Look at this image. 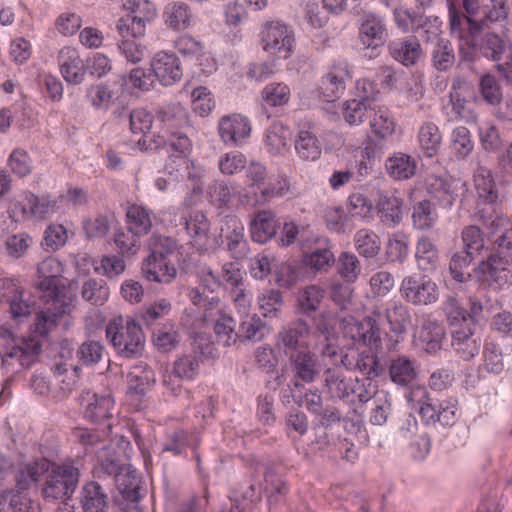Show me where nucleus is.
Returning <instances> with one entry per match:
<instances>
[{
    "label": "nucleus",
    "mask_w": 512,
    "mask_h": 512,
    "mask_svg": "<svg viewBox=\"0 0 512 512\" xmlns=\"http://www.w3.org/2000/svg\"><path fill=\"white\" fill-rule=\"evenodd\" d=\"M499 233L494 240L493 252L473 270L480 284L494 289H501L512 281L508 268L512 265V230L508 227Z\"/></svg>",
    "instance_id": "nucleus-1"
},
{
    "label": "nucleus",
    "mask_w": 512,
    "mask_h": 512,
    "mask_svg": "<svg viewBox=\"0 0 512 512\" xmlns=\"http://www.w3.org/2000/svg\"><path fill=\"white\" fill-rule=\"evenodd\" d=\"M42 349L37 336L17 338L6 325L0 327V357L7 373H18L33 365Z\"/></svg>",
    "instance_id": "nucleus-2"
},
{
    "label": "nucleus",
    "mask_w": 512,
    "mask_h": 512,
    "mask_svg": "<svg viewBox=\"0 0 512 512\" xmlns=\"http://www.w3.org/2000/svg\"><path fill=\"white\" fill-rule=\"evenodd\" d=\"M98 476H113L116 489L123 500L130 502L131 509L138 510L140 500V477L131 465L121 464L119 459L113 454L106 458L99 456V465L96 468Z\"/></svg>",
    "instance_id": "nucleus-3"
},
{
    "label": "nucleus",
    "mask_w": 512,
    "mask_h": 512,
    "mask_svg": "<svg viewBox=\"0 0 512 512\" xmlns=\"http://www.w3.org/2000/svg\"><path fill=\"white\" fill-rule=\"evenodd\" d=\"M106 338L123 357H136L144 350L142 328L130 317L117 316L110 320L106 326Z\"/></svg>",
    "instance_id": "nucleus-4"
},
{
    "label": "nucleus",
    "mask_w": 512,
    "mask_h": 512,
    "mask_svg": "<svg viewBox=\"0 0 512 512\" xmlns=\"http://www.w3.org/2000/svg\"><path fill=\"white\" fill-rule=\"evenodd\" d=\"M322 387L331 400L347 403L354 402V397L360 403H366L373 395L371 384L366 387L358 378L347 376L339 367L327 368L324 371Z\"/></svg>",
    "instance_id": "nucleus-5"
},
{
    "label": "nucleus",
    "mask_w": 512,
    "mask_h": 512,
    "mask_svg": "<svg viewBox=\"0 0 512 512\" xmlns=\"http://www.w3.org/2000/svg\"><path fill=\"white\" fill-rule=\"evenodd\" d=\"M180 209L182 211L180 225L184 226L193 245L202 253L215 251L219 247V240L208 238L211 224L206 214L201 210H189L186 201Z\"/></svg>",
    "instance_id": "nucleus-6"
},
{
    "label": "nucleus",
    "mask_w": 512,
    "mask_h": 512,
    "mask_svg": "<svg viewBox=\"0 0 512 512\" xmlns=\"http://www.w3.org/2000/svg\"><path fill=\"white\" fill-rule=\"evenodd\" d=\"M79 469L71 464L51 467L42 489L43 497L49 501L69 499L79 481Z\"/></svg>",
    "instance_id": "nucleus-7"
},
{
    "label": "nucleus",
    "mask_w": 512,
    "mask_h": 512,
    "mask_svg": "<svg viewBox=\"0 0 512 512\" xmlns=\"http://www.w3.org/2000/svg\"><path fill=\"white\" fill-rule=\"evenodd\" d=\"M312 327L303 318H298L281 328L276 335V347L288 358L303 354L310 349L309 338Z\"/></svg>",
    "instance_id": "nucleus-8"
},
{
    "label": "nucleus",
    "mask_w": 512,
    "mask_h": 512,
    "mask_svg": "<svg viewBox=\"0 0 512 512\" xmlns=\"http://www.w3.org/2000/svg\"><path fill=\"white\" fill-rule=\"evenodd\" d=\"M383 317L379 310L362 321L356 320L353 316H346L341 319V328L345 337L354 342H362L370 347L378 346L381 342L380 320Z\"/></svg>",
    "instance_id": "nucleus-9"
},
{
    "label": "nucleus",
    "mask_w": 512,
    "mask_h": 512,
    "mask_svg": "<svg viewBox=\"0 0 512 512\" xmlns=\"http://www.w3.org/2000/svg\"><path fill=\"white\" fill-rule=\"evenodd\" d=\"M261 42L266 52L287 59L295 45L294 32L280 21L267 22L261 32Z\"/></svg>",
    "instance_id": "nucleus-10"
},
{
    "label": "nucleus",
    "mask_w": 512,
    "mask_h": 512,
    "mask_svg": "<svg viewBox=\"0 0 512 512\" xmlns=\"http://www.w3.org/2000/svg\"><path fill=\"white\" fill-rule=\"evenodd\" d=\"M292 379L288 384L291 392L300 391L306 384L314 383L321 375L319 358L313 351L288 358Z\"/></svg>",
    "instance_id": "nucleus-11"
},
{
    "label": "nucleus",
    "mask_w": 512,
    "mask_h": 512,
    "mask_svg": "<svg viewBox=\"0 0 512 512\" xmlns=\"http://www.w3.org/2000/svg\"><path fill=\"white\" fill-rule=\"evenodd\" d=\"M400 292L413 305H430L439 297L436 283L426 275L406 276L401 282Z\"/></svg>",
    "instance_id": "nucleus-12"
},
{
    "label": "nucleus",
    "mask_w": 512,
    "mask_h": 512,
    "mask_svg": "<svg viewBox=\"0 0 512 512\" xmlns=\"http://www.w3.org/2000/svg\"><path fill=\"white\" fill-rule=\"evenodd\" d=\"M419 414L427 424L452 426L456 422V403L453 400H438L425 390L419 400Z\"/></svg>",
    "instance_id": "nucleus-13"
},
{
    "label": "nucleus",
    "mask_w": 512,
    "mask_h": 512,
    "mask_svg": "<svg viewBox=\"0 0 512 512\" xmlns=\"http://www.w3.org/2000/svg\"><path fill=\"white\" fill-rule=\"evenodd\" d=\"M427 194L440 207L451 208L456 199L465 191V183L459 179L429 175L425 181Z\"/></svg>",
    "instance_id": "nucleus-14"
},
{
    "label": "nucleus",
    "mask_w": 512,
    "mask_h": 512,
    "mask_svg": "<svg viewBox=\"0 0 512 512\" xmlns=\"http://www.w3.org/2000/svg\"><path fill=\"white\" fill-rule=\"evenodd\" d=\"M219 238V246L225 243L232 258L241 260L247 255L248 243L244 236V226L236 216H226L223 219Z\"/></svg>",
    "instance_id": "nucleus-15"
},
{
    "label": "nucleus",
    "mask_w": 512,
    "mask_h": 512,
    "mask_svg": "<svg viewBox=\"0 0 512 512\" xmlns=\"http://www.w3.org/2000/svg\"><path fill=\"white\" fill-rule=\"evenodd\" d=\"M81 404L85 407L84 416L99 428L105 424H111L114 415V400L110 395H98L90 391L81 395Z\"/></svg>",
    "instance_id": "nucleus-16"
},
{
    "label": "nucleus",
    "mask_w": 512,
    "mask_h": 512,
    "mask_svg": "<svg viewBox=\"0 0 512 512\" xmlns=\"http://www.w3.org/2000/svg\"><path fill=\"white\" fill-rule=\"evenodd\" d=\"M44 301L43 307L36 314L35 332L45 336L56 326L59 318L67 313L69 304L63 296L41 298Z\"/></svg>",
    "instance_id": "nucleus-17"
},
{
    "label": "nucleus",
    "mask_w": 512,
    "mask_h": 512,
    "mask_svg": "<svg viewBox=\"0 0 512 512\" xmlns=\"http://www.w3.org/2000/svg\"><path fill=\"white\" fill-rule=\"evenodd\" d=\"M154 79H158L164 86L173 85L181 80L183 69L179 58L166 51H159L151 61Z\"/></svg>",
    "instance_id": "nucleus-18"
},
{
    "label": "nucleus",
    "mask_w": 512,
    "mask_h": 512,
    "mask_svg": "<svg viewBox=\"0 0 512 512\" xmlns=\"http://www.w3.org/2000/svg\"><path fill=\"white\" fill-rule=\"evenodd\" d=\"M449 25L451 34L469 47H476L475 36L483 29L480 21H475L460 12L454 4L449 6Z\"/></svg>",
    "instance_id": "nucleus-19"
},
{
    "label": "nucleus",
    "mask_w": 512,
    "mask_h": 512,
    "mask_svg": "<svg viewBox=\"0 0 512 512\" xmlns=\"http://www.w3.org/2000/svg\"><path fill=\"white\" fill-rule=\"evenodd\" d=\"M450 334L452 349L459 358L470 361L479 354L481 339L475 335V326L465 325L451 330Z\"/></svg>",
    "instance_id": "nucleus-20"
},
{
    "label": "nucleus",
    "mask_w": 512,
    "mask_h": 512,
    "mask_svg": "<svg viewBox=\"0 0 512 512\" xmlns=\"http://www.w3.org/2000/svg\"><path fill=\"white\" fill-rule=\"evenodd\" d=\"M57 60L60 72L67 83L79 85L84 81L87 72L86 61L81 59L75 48L63 47L58 53Z\"/></svg>",
    "instance_id": "nucleus-21"
},
{
    "label": "nucleus",
    "mask_w": 512,
    "mask_h": 512,
    "mask_svg": "<svg viewBox=\"0 0 512 512\" xmlns=\"http://www.w3.org/2000/svg\"><path fill=\"white\" fill-rule=\"evenodd\" d=\"M218 130L221 139L226 144L240 145L249 137L251 125L246 117L232 114L220 119Z\"/></svg>",
    "instance_id": "nucleus-22"
},
{
    "label": "nucleus",
    "mask_w": 512,
    "mask_h": 512,
    "mask_svg": "<svg viewBox=\"0 0 512 512\" xmlns=\"http://www.w3.org/2000/svg\"><path fill=\"white\" fill-rule=\"evenodd\" d=\"M388 32L384 20L376 14H365L359 27V39L367 47L376 49L385 44Z\"/></svg>",
    "instance_id": "nucleus-23"
},
{
    "label": "nucleus",
    "mask_w": 512,
    "mask_h": 512,
    "mask_svg": "<svg viewBox=\"0 0 512 512\" xmlns=\"http://www.w3.org/2000/svg\"><path fill=\"white\" fill-rule=\"evenodd\" d=\"M350 78L347 63L335 62L322 78L320 89L324 99L332 102L339 98L346 88V81Z\"/></svg>",
    "instance_id": "nucleus-24"
},
{
    "label": "nucleus",
    "mask_w": 512,
    "mask_h": 512,
    "mask_svg": "<svg viewBox=\"0 0 512 512\" xmlns=\"http://www.w3.org/2000/svg\"><path fill=\"white\" fill-rule=\"evenodd\" d=\"M51 463L45 458L30 459L17 464L15 470L16 487L25 491L37 484L41 477L49 472Z\"/></svg>",
    "instance_id": "nucleus-25"
},
{
    "label": "nucleus",
    "mask_w": 512,
    "mask_h": 512,
    "mask_svg": "<svg viewBox=\"0 0 512 512\" xmlns=\"http://www.w3.org/2000/svg\"><path fill=\"white\" fill-rule=\"evenodd\" d=\"M37 270L41 279L40 298L62 296L58 287L59 277L63 272L61 262L54 257H48L38 265Z\"/></svg>",
    "instance_id": "nucleus-26"
},
{
    "label": "nucleus",
    "mask_w": 512,
    "mask_h": 512,
    "mask_svg": "<svg viewBox=\"0 0 512 512\" xmlns=\"http://www.w3.org/2000/svg\"><path fill=\"white\" fill-rule=\"evenodd\" d=\"M475 217L491 234L510 227L509 219L504 216L497 200H480L477 203Z\"/></svg>",
    "instance_id": "nucleus-27"
},
{
    "label": "nucleus",
    "mask_w": 512,
    "mask_h": 512,
    "mask_svg": "<svg viewBox=\"0 0 512 512\" xmlns=\"http://www.w3.org/2000/svg\"><path fill=\"white\" fill-rule=\"evenodd\" d=\"M0 302L9 305L14 319L26 317L31 313V304L24 298V291L10 279H0Z\"/></svg>",
    "instance_id": "nucleus-28"
},
{
    "label": "nucleus",
    "mask_w": 512,
    "mask_h": 512,
    "mask_svg": "<svg viewBox=\"0 0 512 512\" xmlns=\"http://www.w3.org/2000/svg\"><path fill=\"white\" fill-rule=\"evenodd\" d=\"M141 272L148 281L169 284L177 275V269L167 259L148 255L142 262Z\"/></svg>",
    "instance_id": "nucleus-29"
},
{
    "label": "nucleus",
    "mask_w": 512,
    "mask_h": 512,
    "mask_svg": "<svg viewBox=\"0 0 512 512\" xmlns=\"http://www.w3.org/2000/svg\"><path fill=\"white\" fill-rule=\"evenodd\" d=\"M390 380L401 387H407L417 378L416 361L406 355L391 357L388 364Z\"/></svg>",
    "instance_id": "nucleus-30"
},
{
    "label": "nucleus",
    "mask_w": 512,
    "mask_h": 512,
    "mask_svg": "<svg viewBox=\"0 0 512 512\" xmlns=\"http://www.w3.org/2000/svg\"><path fill=\"white\" fill-rule=\"evenodd\" d=\"M389 52L394 60L407 67L415 65L423 56L421 44L415 37L391 42Z\"/></svg>",
    "instance_id": "nucleus-31"
},
{
    "label": "nucleus",
    "mask_w": 512,
    "mask_h": 512,
    "mask_svg": "<svg viewBox=\"0 0 512 512\" xmlns=\"http://www.w3.org/2000/svg\"><path fill=\"white\" fill-rule=\"evenodd\" d=\"M476 46L480 54L488 60L499 62L510 48V41L505 32L501 34L488 31L481 37Z\"/></svg>",
    "instance_id": "nucleus-32"
},
{
    "label": "nucleus",
    "mask_w": 512,
    "mask_h": 512,
    "mask_svg": "<svg viewBox=\"0 0 512 512\" xmlns=\"http://www.w3.org/2000/svg\"><path fill=\"white\" fill-rule=\"evenodd\" d=\"M374 101L375 97L369 95L344 101L341 108L344 121L350 126L362 124L369 118Z\"/></svg>",
    "instance_id": "nucleus-33"
},
{
    "label": "nucleus",
    "mask_w": 512,
    "mask_h": 512,
    "mask_svg": "<svg viewBox=\"0 0 512 512\" xmlns=\"http://www.w3.org/2000/svg\"><path fill=\"white\" fill-rule=\"evenodd\" d=\"M369 124L372 133L381 139L390 137L395 130V122L390 110L375 99L369 115Z\"/></svg>",
    "instance_id": "nucleus-34"
},
{
    "label": "nucleus",
    "mask_w": 512,
    "mask_h": 512,
    "mask_svg": "<svg viewBox=\"0 0 512 512\" xmlns=\"http://www.w3.org/2000/svg\"><path fill=\"white\" fill-rule=\"evenodd\" d=\"M0 512H40V506L23 491L7 489L0 493Z\"/></svg>",
    "instance_id": "nucleus-35"
},
{
    "label": "nucleus",
    "mask_w": 512,
    "mask_h": 512,
    "mask_svg": "<svg viewBox=\"0 0 512 512\" xmlns=\"http://www.w3.org/2000/svg\"><path fill=\"white\" fill-rule=\"evenodd\" d=\"M165 24L174 31H183L191 26L193 14L190 6L182 1L168 3L163 12Z\"/></svg>",
    "instance_id": "nucleus-36"
},
{
    "label": "nucleus",
    "mask_w": 512,
    "mask_h": 512,
    "mask_svg": "<svg viewBox=\"0 0 512 512\" xmlns=\"http://www.w3.org/2000/svg\"><path fill=\"white\" fill-rule=\"evenodd\" d=\"M378 209L382 222L395 226L402 220L403 199L396 192H381Z\"/></svg>",
    "instance_id": "nucleus-37"
},
{
    "label": "nucleus",
    "mask_w": 512,
    "mask_h": 512,
    "mask_svg": "<svg viewBox=\"0 0 512 512\" xmlns=\"http://www.w3.org/2000/svg\"><path fill=\"white\" fill-rule=\"evenodd\" d=\"M277 229L278 222L274 213L263 210L251 222V237L255 242L263 244L275 236Z\"/></svg>",
    "instance_id": "nucleus-38"
},
{
    "label": "nucleus",
    "mask_w": 512,
    "mask_h": 512,
    "mask_svg": "<svg viewBox=\"0 0 512 512\" xmlns=\"http://www.w3.org/2000/svg\"><path fill=\"white\" fill-rule=\"evenodd\" d=\"M387 173L395 180H408L416 173V161L408 154L395 153L385 162Z\"/></svg>",
    "instance_id": "nucleus-39"
},
{
    "label": "nucleus",
    "mask_w": 512,
    "mask_h": 512,
    "mask_svg": "<svg viewBox=\"0 0 512 512\" xmlns=\"http://www.w3.org/2000/svg\"><path fill=\"white\" fill-rule=\"evenodd\" d=\"M291 131L281 122H275L269 126L265 134V147L272 155L283 154L288 149L291 139Z\"/></svg>",
    "instance_id": "nucleus-40"
},
{
    "label": "nucleus",
    "mask_w": 512,
    "mask_h": 512,
    "mask_svg": "<svg viewBox=\"0 0 512 512\" xmlns=\"http://www.w3.org/2000/svg\"><path fill=\"white\" fill-rule=\"evenodd\" d=\"M81 505L84 512H106L107 495L98 482H89L83 486Z\"/></svg>",
    "instance_id": "nucleus-41"
},
{
    "label": "nucleus",
    "mask_w": 512,
    "mask_h": 512,
    "mask_svg": "<svg viewBox=\"0 0 512 512\" xmlns=\"http://www.w3.org/2000/svg\"><path fill=\"white\" fill-rule=\"evenodd\" d=\"M128 391L143 395L155 382V373L145 363L133 366L127 376Z\"/></svg>",
    "instance_id": "nucleus-42"
},
{
    "label": "nucleus",
    "mask_w": 512,
    "mask_h": 512,
    "mask_svg": "<svg viewBox=\"0 0 512 512\" xmlns=\"http://www.w3.org/2000/svg\"><path fill=\"white\" fill-rule=\"evenodd\" d=\"M127 224L140 236L148 234L152 227L154 214L151 210L137 204L130 205L126 211Z\"/></svg>",
    "instance_id": "nucleus-43"
},
{
    "label": "nucleus",
    "mask_w": 512,
    "mask_h": 512,
    "mask_svg": "<svg viewBox=\"0 0 512 512\" xmlns=\"http://www.w3.org/2000/svg\"><path fill=\"white\" fill-rule=\"evenodd\" d=\"M415 258L421 270L433 271L439 264L438 248L431 239L422 237L417 242Z\"/></svg>",
    "instance_id": "nucleus-44"
},
{
    "label": "nucleus",
    "mask_w": 512,
    "mask_h": 512,
    "mask_svg": "<svg viewBox=\"0 0 512 512\" xmlns=\"http://www.w3.org/2000/svg\"><path fill=\"white\" fill-rule=\"evenodd\" d=\"M444 337L445 328L441 323L430 319L423 322L419 339L427 352L434 353L440 350Z\"/></svg>",
    "instance_id": "nucleus-45"
},
{
    "label": "nucleus",
    "mask_w": 512,
    "mask_h": 512,
    "mask_svg": "<svg viewBox=\"0 0 512 512\" xmlns=\"http://www.w3.org/2000/svg\"><path fill=\"white\" fill-rule=\"evenodd\" d=\"M294 148L297 155L307 161H315L321 155V145L317 137L310 131L301 130L296 136Z\"/></svg>",
    "instance_id": "nucleus-46"
},
{
    "label": "nucleus",
    "mask_w": 512,
    "mask_h": 512,
    "mask_svg": "<svg viewBox=\"0 0 512 512\" xmlns=\"http://www.w3.org/2000/svg\"><path fill=\"white\" fill-rule=\"evenodd\" d=\"M355 249L364 258H375L381 250L379 236L372 230L360 229L353 238Z\"/></svg>",
    "instance_id": "nucleus-47"
},
{
    "label": "nucleus",
    "mask_w": 512,
    "mask_h": 512,
    "mask_svg": "<svg viewBox=\"0 0 512 512\" xmlns=\"http://www.w3.org/2000/svg\"><path fill=\"white\" fill-rule=\"evenodd\" d=\"M110 295V289L103 279L89 278L85 280L81 287L82 298L95 306H102L106 303Z\"/></svg>",
    "instance_id": "nucleus-48"
},
{
    "label": "nucleus",
    "mask_w": 512,
    "mask_h": 512,
    "mask_svg": "<svg viewBox=\"0 0 512 512\" xmlns=\"http://www.w3.org/2000/svg\"><path fill=\"white\" fill-rule=\"evenodd\" d=\"M325 292L317 285H309L298 292V309L303 315L310 316L316 312L323 299Z\"/></svg>",
    "instance_id": "nucleus-49"
},
{
    "label": "nucleus",
    "mask_w": 512,
    "mask_h": 512,
    "mask_svg": "<svg viewBox=\"0 0 512 512\" xmlns=\"http://www.w3.org/2000/svg\"><path fill=\"white\" fill-rule=\"evenodd\" d=\"M449 106L451 110L447 113L449 119L452 121L463 120L467 123H474L477 121V114L470 107L465 95H460L456 92L449 93Z\"/></svg>",
    "instance_id": "nucleus-50"
},
{
    "label": "nucleus",
    "mask_w": 512,
    "mask_h": 512,
    "mask_svg": "<svg viewBox=\"0 0 512 512\" xmlns=\"http://www.w3.org/2000/svg\"><path fill=\"white\" fill-rule=\"evenodd\" d=\"M418 141L427 157L434 156L438 152L442 141L438 126L432 122L423 123L419 128Z\"/></svg>",
    "instance_id": "nucleus-51"
},
{
    "label": "nucleus",
    "mask_w": 512,
    "mask_h": 512,
    "mask_svg": "<svg viewBox=\"0 0 512 512\" xmlns=\"http://www.w3.org/2000/svg\"><path fill=\"white\" fill-rule=\"evenodd\" d=\"M384 317L395 335L403 334L411 321L408 307L400 302L391 303L390 306L386 308Z\"/></svg>",
    "instance_id": "nucleus-52"
},
{
    "label": "nucleus",
    "mask_w": 512,
    "mask_h": 512,
    "mask_svg": "<svg viewBox=\"0 0 512 512\" xmlns=\"http://www.w3.org/2000/svg\"><path fill=\"white\" fill-rule=\"evenodd\" d=\"M336 270L346 283H354L362 271L361 262L351 252H342L336 262Z\"/></svg>",
    "instance_id": "nucleus-53"
},
{
    "label": "nucleus",
    "mask_w": 512,
    "mask_h": 512,
    "mask_svg": "<svg viewBox=\"0 0 512 512\" xmlns=\"http://www.w3.org/2000/svg\"><path fill=\"white\" fill-rule=\"evenodd\" d=\"M474 183L480 200H497L498 193L490 169L479 165L474 172Z\"/></svg>",
    "instance_id": "nucleus-54"
},
{
    "label": "nucleus",
    "mask_w": 512,
    "mask_h": 512,
    "mask_svg": "<svg viewBox=\"0 0 512 512\" xmlns=\"http://www.w3.org/2000/svg\"><path fill=\"white\" fill-rule=\"evenodd\" d=\"M118 117L129 121L130 130L133 134L145 135L150 131L153 123V115L143 108L132 111L123 109L119 112Z\"/></svg>",
    "instance_id": "nucleus-55"
},
{
    "label": "nucleus",
    "mask_w": 512,
    "mask_h": 512,
    "mask_svg": "<svg viewBox=\"0 0 512 512\" xmlns=\"http://www.w3.org/2000/svg\"><path fill=\"white\" fill-rule=\"evenodd\" d=\"M241 319L237 334L238 338L250 341H260L267 333L265 322L256 314L243 316Z\"/></svg>",
    "instance_id": "nucleus-56"
},
{
    "label": "nucleus",
    "mask_w": 512,
    "mask_h": 512,
    "mask_svg": "<svg viewBox=\"0 0 512 512\" xmlns=\"http://www.w3.org/2000/svg\"><path fill=\"white\" fill-rule=\"evenodd\" d=\"M443 309L450 326V331L462 328L465 325H471L468 321V311L460 304L456 297L448 296L444 301Z\"/></svg>",
    "instance_id": "nucleus-57"
},
{
    "label": "nucleus",
    "mask_w": 512,
    "mask_h": 512,
    "mask_svg": "<svg viewBox=\"0 0 512 512\" xmlns=\"http://www.w3.org/2000/svg\"><path fill=\"white\" fill-rule=\"evenodd\" d=\"M337 324L335 314L327 309L322 310L312 317V335H319L326 341L333 337Z\"/></svg>",
    "instance_id": "nucleus-58"
},
{
    "label": "nucleus",
    "mask_w": 512,
    "mask_h": 512,
    "mask_svg": "<svg viewBox=\"0 0 512 512\" xmlns=\"http://www.w3.org/2000/svg\"><path fill=\"white\" fill-rule=\"evenodd\" d=\"M479 93L483 100L492 106H498L503 99V93L497 78L492 74H484L479 79Z\"/></svg>",
    "instance_id": "nucleus-59"
},
{
    "label": "nucleus",
    "mask_w": 512,
    "mask_h": 512,
    "mask_svg": "<svg viewBox=\"0 0 512 512\" xmlns=\"http://www.w3.org/2000/svg\"><path fill=\"white\" fill-rule=\"evenodd\" d=\"M355 371L372 380L382 375L385 368L376 354L365 350L358 352Z\"/></svg>",
    "instance_id": "nucleus-60"
},
{
    "label": "nucleus",
    "mask_w": 512,
    "mask_h": 512,
    "mask_svg": "<svg viewBox=\"0 0 512 512\" xmlns=\"http://www.w3.org/2000/svg\"><path fill=\"white\" fill-rule=\"evenodd\" d=\"M200 361L197 355L190 353L179 356L173 363L175 378L193 380L199 373Z\"/></svg>",
    "instance_id": "nucleus-61"
},
{
    "label": "nucleus",
    "mask_w": 512,
    "mask_h": 512,
    "mask_svg": "<svg viewBox=\"0 0 512 512\" xmlns=\"http://www.w3.org/2000/svg\"><path fill=\"white\" fill-rule=\"evenodd\" d=\"M211 323L214 324V331L220 344L231 346L236 343L238 339L237 331H235L236 322L231 316L224 314Z\"/></svg>",
    "instance_id": "nucleus-62"
},
{
    "label": "nucleus",
    "mask_w": 512,
    "mask_h": 512,
    "mask_svg": "<svg viewBox=\"0 0 512 512\" xmlns=\"http://www.w3.org/2000/svg\"><path fill=\"white\" fill-rule=\"evenodd\" d=\"M153 343L162 352L176 348L179 343V334L174 323H166L153 332Z\"/></svg>",
    "instance_id": "nucleus-63"
},
{
    "label": "nucleus",
    "mask_w": 512,
    "mask_h": 512,
    "mask_svg": "<svg viewBox=\"0 0 512 512\" xmlns=\"http://www.w3.org/2000/svg\"><path fill=\"white\" fill-rule=\"evenodd\" d=\"M147 248L150 256L167 259L177 249V243L169 236L152 234L147 241Z\"/></svg>",
    "instance_id": "nucleus-64"
}]
</instances>
